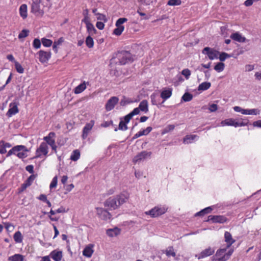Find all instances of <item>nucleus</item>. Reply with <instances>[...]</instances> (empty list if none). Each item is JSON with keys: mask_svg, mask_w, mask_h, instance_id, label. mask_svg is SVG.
I'll use <instances>...</instances> for the list:
<instances>
[{"mask_svg": "<svg viewBox=\"0 0 261 261\" xmlns=\"http://www.w3.org/2000/svg\"><path fill=\"white\" fill-rule=\"evenodd\" d=\"M128 199V196L121 194L116 197H111L106 200L104 203L105 207H109L110 210H115L120 205L125 203Z\"/></svg>", "mask_w": 261, "mask_h": 261, "instance_id": "1", "label": "nucleus"}, {"mask_svg": "<svg viewBox=\"0 0 261 261\" xmlns=\"http://www.w3.org/2000/svg\"><path fill=\"white\" fill-rule=\"evenodd\" d=\"M29 150L25 146L22 145H17L13 147L8 151L7 156H9L12 154H14L19 159H23L27 157V152Z\"/></svg>", "mask_w": 261, "mask_h": 261, "instance_id": "2", "label": "nucleus"}, {"mask_svg": "<svg viewBox=\"0 0 261 261\" xmlns=\"http://www.w3.org/2000/svg\"><path fill=\"white\" fill-rule=\"evenodd\" d=\"M227 248L218 249L215 255L212 257V261H226L233 252V249H230L227 252H226Z\"/></svg>", "mask_w": 261, "mask_h": 261, "instance_id": "3", "label": "nucleus"}, {"mask_svg": "<svg viewBox=\"0 0 261 261\" xmlns=\"http://www.w3.org/2000/svg\"><path fill=\"white\" fill-rule=\"evenodd\" d=\"M167 207L164 205H158L148 211L144 212V214L150 215L151 218H155L164 214L167 211Z\"/></svg>", "mask_w": 261, "mask_h": 261, "instance_id": "4", "label": "nucleus"}, {"mask_svg": "<svg viewBox=\"0 0 261 261\" xmlns=\"http://www.w3.org/2000/svg\"><path fill=\"white\" fill-rule=\"evenodd\" d=\"M119 65H124L133 61L131 54L126 51H122L117 54Z\"/></svg>", "mask_w": 261, "mask_h": 261, "instance_id": "5", "label": "nucleus"}, {"mask_svg": "<svg viewBox=\"0 0 261 261\" xmlns=\"http://www.w3.org/2000/svg\"><path fill=\"white\" fill-rule=\"evenodd\" d=\"M48 152V147L45 142H42L36 150V155L34 158H41L42 155L46 156Z\"/></svg>", "mask_w": 261, "mask_h": 261, "instance_id": "6", "label": "nucleus"}, {"mask_svg": "<svg viewBox=\"0 0 261 261\" xmlns=\"http://www.w3.org/2000/svg\"><path fill=\"white\" fill-rule=\"evenodd\" d=\"M127 21L126 18H120L116 22V28L114 30L113 33L117 35H120L124 31V27L122 24Z\"/></svg>", "mask_w": 261, "mask_h": 261, "instance_id": "7", "label": "nucleus"}, {"mask_svg": "<svg viewBox=\"0 0 261 261\" xmlns=\"http://www.w3.org/2000/svg\"><path fill=\"white\" fill-rule=\"evenodd\" d=\"M233 110L235 112H240L244 115H256L259 114V110L257 109H244L239 106H235L233 107Z\"/></svg>", "mask_w": 261, "mask_h": 261, "instance_id": "8", "label": "nucleus"}, {"mask_svg": "<svg viewBox=\"0 0 261 261\" xmlns=\"http://www.w3.org/2000/svg\"><path fill=\"white\" fill-rule=\"evenodd\" d=\"M41 0H32L31 12L37 16H42L44 12L40 9Z\"/></svg>", "mask_w": 261, "mask_h": 261, "instance_id": "9", "label": "nucleus"}, {"mask_svg": "<svg viewBox=\"0 0 261 261\" xmlns=\"http://www.w3.org/2000/svg\"><path fill=\"white\" fill-rule=\"evenodd\" d=\"M202 54L206 55L209 59L213 60L218 58L219 53L214 49L208 47H205L202 51Z\"/></svg>", "mask_w": 261, "mask_h": 261, "instance_id": "10", "label": "nucleus"}, {"mask_svg": "<svg viewBox=\"0 0 261 261\" xmlns=\"http://www.w3.org/2000/svg\"><path fill=\"white\" fill-rule=\"evenodd\" d=\"M151 154V152L143 151L137 154L133 159V162L135 163L140 162L144 160L149 158Z\"/></svg>", "mask_w": 261, "mask_h": 261, "instance_id": "11", "label": "nucleus"}, {"mask_svg": "<svg viewBox=\"0 0 261 261\" xmlns=\"http://www.w3.org/2000/svg\"><path fill=\"white\" fill-rule=\"evenodd\" d=\"M96 214L99 218L103 220H107L111 218L110 214L106 210L101 207H96Z\"/></svg>", "mask_w": 261, "mask_h": 261, "instance_id": "12", "label": "nucleus"}, {"mask_svg": "<svg viewBox=\"0 0 261 261\" xmlns=\"http://www.w3.org/2000/svg\"><path fill=\"white\" fill-rule=\"evenodd\" d=\"M211 221L212 223H223L227 221V218L224 216H221V215H216V216H213V215H210L208 217L207 220L206 221Z\"/></svg>", "mask_w": 261, "mask_h": 261, "instance_id": "13", "label": "nucleus"}, {"mask_svg": "<svg viewBox=\"0 0 261 261\" xmlns=\"http://www.w3.org/2000/svg\"><path fill=\"white\" fill-rule=\"evenodd\" d=\"M18 103L16 102H13L9 104L10 108L6 113L7 117H11L18 113Z\"/></svg>", "mask_w": 261, "mask_h": 261, "instance_id": "14", "label": "nucleus"}, {"mask_svg": "<svg viewBox=\"0 0 261 261\" xmlns=\"http://www.w3.org/2000/svg\"><path fill=\"white\" fill-rule=\"evenodd\" d=\"M37 54L39 56V60L42 63H46L51 57V53L50 51H45L40 50Z\"/></svg>", "mask_w": 261, "mask_h": 261, "instance_id": "15", "label": "nucleus"}, {"mask_svg": "<svg viewBox=\"0 0 261 261\" xmlns=\"http://www.w3.org/2000/svg\"><path fill=\"white\" fill-rule=\"evenodd\" d=\"M215 252V249L212 247H208L202 251L199 254L196 255V257L198 259L203 258L212 255Z\"/></svg>", "mask_w": 261, "mask_h": 261, "instance_id": "16", "label": "nucleus"}, {"mask_svg": "<svg viewBox=\"0 0 261 261\" xmlns=\"http://www.w3.org/2000/svg\"><path fill=\"white\" fill-rule=\"evenodd\" d=\"M94 124V121L91 120L89 123H86L83 129L82 138L85 139L88 137L89 132L92 129Z\"/></svg>", "mask_w": 261, "mask_h": 261, "instance_id": "17", "label": "nucleus"}, {"mask_svg": "<svg viewBox=\"0 0 261 261\" xmlns=\"http://www.w3.org/2000/svg\"><path fill=\"white\" fill-rule=\"evenodd\" d=\"M118 98L117 97H112L108 100L106 105V109L107 111L112 110L115 107V106L118 102Z\"/></svg>", "mask_w": 261, "mask_h": 261, "instance_id": "18", "label": "nucleus"}, {"mask_svg": "<svg viewBox=\"0 0 261 261\" xmlns=\"http://www.w3.org/2000/svg\"><path fill=\"white\" fill-rule=\"evenodd\" d=\"M62 256V252L61 251L54 250L50 253L48 256L55 261H61Z\"/></svg>", "mask_w": 261, "mask_h": 261, "instance_id": "19", "label": "nucleus"}, {"mask_svg": "<svg viewBox=\"0 0 261 261\" xmlns=\"http://www.w3.org/2000/svg\"><path fill=\"white\" fill-rule=\"evenodd\" d=\"M230 38L232 40L240 43L245 42L246 39L245 37L243 36L239 32H236L232 33L230 36Z\"/></svg>", "mask_w": 261, "mask_h": 261, "instance_id": "20", "label": "nucleus"}, {"mask_svg": "<svg viewBox=\"0 0 261 261\" xmlns=\"http://www.w3.org/2000/svg\"><path fill=\"white\" fill-rule=\"evenodd\" d=\"M172 93V90L171 88H165L164 89L161 93V97L163 99L164 102L167 99L169 98Z\"/></svg>", "mask_w": 261, "mask_h": 261, "instance_id": "21", "label": "nucleus"}, {"mask_svg": "<svg viewBox=\"0 0 261 261\" xmlns=\"http://www.w3.org/2000/svg\"><path fill=\"white\" fill-rule=\"evenodd\" d=\"M134 109H137L138 110V114H139L140 111L147 113L148 111V102L146 100H142L139 104V107L138 108H136Z\"/></svg>", "mask_w": 261, "mask_h": 261, "instance_id": "22", "label": "nucleus"}, {"mask_svg": "<svg viewBox=\"0 0 261 261\" xmlns=\"http://www.w3.org/2000/svg\"><path fill=\"white\" fill-rule=\"evenodd\" d=\"M224 239L227 244V248H229L235 242V240L232 238L230 233L228 231H226L224 233Z\"/></svg>", "mask_w": 261, "mask_h": 261, "instance_id": "23", "label": "nucleus"}, {"mask_svg": "<svg viewBox=\"0 0 261 261\" xmlns=\"http://www.w3.org/2000/svg\"><path fill=\"white\" fill-rule=\"evenodd\" d=\"M55 137V133L54 132H50L47 136L43 138V140L46 141L45 143L47 145H54V143H55V140L54 139Z\"/></svg>", "mask_w": 261, "mask_h": 261, "instance_id": "24", "label": "nucleus"}, {"mask_svg": "<svg viewBox=\"0 0 261 261\" xmlns=\"http://www.w3.org/2000/svg\"><path fill=\"white\" fill-rule=\"evenodd\" d=\"M221 125L222 126H233L236 127H237L238 124L237 122L235 121V120L232 118L226 119L224 120H223L221 122Z\"/></svg>", "mask_w": 261, "mask_h": 261, "instance_id": "25", "label": "nucleus"}, {"mask_svg": "<svg viewBox=\"0 0 261 261\" xmlns=\"http://www.w3.org/2000/svg\"><path fill=\"white\" fill-rule=\"evenodd\" d=\"M120 233V229L118 227L110 228L107 230L106 233L110 237H114Z\"/></svg>", "mask_w": 261, "mask_h": 261, "instance_id": "26", "label": "nucleus"}, {"mask_svg": "<svg viewBox=\"0 0 261 261\" xmlns=\"http://www.w3.org/2000/svg\"><path fill=\"white\" fill-rule=\"evenodd\" d=\"M93 246H87L83 251V254L87 257H91L93 253Z\"/></svg>", "mask_w": 261, "mask_h": 261, "instance_id": "27", "label": "nucleus"}, {"mask_svg": "<svg viewBox=\"0 0 261 261\" xmlns=\"http://www.w3.org/2000/svg\"><path fill=\"white\" fill-rule=\"evenodd\" d=\"M198 136L195 135H187L184 138L183 142L185 144L192 143L195 139H198Z\"/></svg>", "mask_w": 261, "mask_h": 261, "instance_id": "28", "label": "nucleus"}, {"mask_svg": "<svg viewBox=\"0 0 261 261\" xmlns=\"http://www.w3.org/2000/svg\"><path fill=\"white\" fill-rule=\"evenodd\" d=\"M86 88V84L85 82H84L83 83L80 84L77 87H76L74 89V92L75 94H79L82 93L84 91Z\"/></svg>", "mask_w": 261, "mask_h": 261, "instance_id": "29", "label": "nucleus"}, {"mask_svg": "<svg viewBox=\"0 0 261 261\" xmlns=\"http://www.w3.org/2000/svg\"><path fill=\"white\" fill-rule=\"evenodd\" d=\"M19 13L20 16L23 18L27 17V6L25 4H22L19 8Z\"/></svg>", "mask_w": 261, "mask_h": 261, "instance_id": "30", "label": "nucleus"}, {"mask_svg": "<svg viewBox=\"0 0 261 261\" xmlns=\"http://www.w3.org/2000/svg\"><path fill=\"white\" fill-rule=\"evenodd\" d=\"M138 110L137 109H134L133 111L124 117V122L126 123H128L134 116L138 114Z\"/></svg>", "mask_w": 261, "mask_h": 261, "instance_id": "31", "label": "nucleus"}, {"mask_svg": "<svg viewBox=\"0 0 261 261\" xmlns=\"http://www.w3.org/2000/svg\"><path fill=\"white\" fill-rule=\"evenodd\" d=\"M86 25L87 29L89 35H93L96 32V30L95 29L94 25L90 22L85 23Z\"/></svg>", "mask_w": 261, "mask_h": 261, "instance_id": "32", "label": "nucleus"}, {"mask_svg": "<svg viewBox=\"0 0 261 261\" xmlns=\"http://www.w3.org/2000/svg\"><path fill=\"white\" fill-rule=\"evenodd\" d=\"M80 151L78 149H75L71 153L70 160L73 161H76L80 159Z\"/></svg>", "mask_w": 261, "mask_h": 261, "instance_id": "33", "label": "nucleus"}, {"mask_svg": "<svg viewBox=\"0 0 261 261\" xmlns=\"http://www.w3.org/2000/svg\"><path fill=\"white\" fill-rule=\"evenodd\" d=\"M211 86V84L210 82H203L200 84L198 87V90L204 91L208 89Z\"/></svg>", "mask_w": 261, "mask_h": 261, "instance_id": "34", "label": "nucleus"}, {"mask_svg": "<svg viewBox=\"0 0 261 261\" xmlns=\"http://www.w3.org/2000/svg\"><path fill=\"white\" fill-rule=\"evenodd\" d=\"M8 259L11 261H23V257L22 255L15 254L14 255L10 256Z\"/></svg>", "mask_w": 261, "mask_h": 261, "instance_id": "35", "label": "nucleus"}, {"mask_svg": "<svg viewBox=\"0 0 261 261\" xmlns=\"http://www.w3.org/2000/svg\"><path fill=\"white\" fill-rule=\"evenodd\" d=\"M165 254L168 257L170 256L175 257L176 256V253L174 252L172 246H170L166 249L165 250Z\"/></svg>", "mask_w": 261, "mask_h": 261, "instance_id": "36", "label": "nucleus"}, {"mask_svg": "<svg viewBox=\"0 0 261 261\" xmlns=\"http://www.w3.org/2000/svg\"><path fill=\"white\" fill-rule=\"evenodd\" d=\"M86 44L89 48H92L94 45V41L90 35H89L86 39Z\"/></svg>", "mask_w": 261, "mask_h": 261, "instance_id": "37", "label": "nucleus"}, {"mask_svg": "<svg viewBox=\"0 0 261 261\" xmlns=\"http://www.w3.org/2000/svg\"><path fill=\"white\" fill-rule=\"evenodd\" d=\"M14 239L16 243H21L22 241V237L20 231L16 232L14 234Z\"/></svg>", "mask_w": 261, "mask_h": 261, "instance_id": "38", "label": "nucleus"}, {"mask_svg": "<svg viewBox=\"0 0 261 261\" xmlns=\"http://www.w3.org/2000/svg\"><path fill=\"white\" fill-rule=\"evenodd\" d=\"M193 98V95L190 93H185L181 97V99L185 102L191 101Z\"/></svg>", "mask_w": 261, "mask_h": 261, "instance_id": "39", "label": "nucleus"}, {"mask_svg": "<svg viewBox=\"0 0 261 261\" xmlns=\"http://www.w3.org/2000/svg\"><path fill=\"white\" fill-rule=\"evenodd\" d=\"M225 65L222 62L217 63L214 67V69L218 72L222 71L224 69Z\"/></svg>", "mask_w": 261, "mask_h": 261, "instance_id": "40", "label": "nucleus"}, {"mask_svg": "<svg viewBox=\"0 0 261 261\" xmlns=\"http://www.w3.org/2000/svg\"><path fill=\"white\" fill-rule=\"evenodd\" d=\"M175 128V126L173 124H169L166 126L162 130V134H166L169 132L173 130Z\"/></svg>", "mask_w": 261, "mask_h": 261, "instance_id": "41", "label": "nucleus"}, {"mask_svg": "<svg viewBox=\"0 0 261 261\" xmlns=\"http://www.w3.org/2000/svg\"><path fill=\"white\" fill-rule=\"evenodd\" d=\"M41 41L43 45L45 47H49L53 43V41L51 40L44 38H42Z\"/></svg>", "mask_w": 261, "mask_h": 261, "instance_id": "42", "label": "nucleus"}, {"mask_svg": "<svg viewBox=\"0 0 261 261\" xmlns=\"http://www.w3.org/2000/svg\"><path fill=\"white\" fill-rule=\"evenodd\" d=\"M88 9H85L83 11V15L84 16V19L82 20V22H84L85 23H88L90 22L89 17L88 16Z\"/></svg>", "mask_w": 261, "mask_h": 261, "instance_id": "43", "label": "nucleus"}, {"mask_svg": "<svg viewBox=\"0 0 261 261\" xmlns=\"http://www.w3.org/2000/svg\"><path fill=\"white\" fill-rule=\"evenodd\" d=\"M15 67L16 71L19 73H22L24 72V69L22 66L17 62L15 61Z\"/></svg>", "mask_w": 261, "mask_h": 261, "instance_id": "44", "label": "nucleus"}, {"mask_svg": "<svg viewBox=\"0 0 261 261\" xmlns=\"http://www.w3.org/2000/svg\"><path fill=\"white\" fill-rule=\"evenodd\" d=\"M181 3V0H169L168 2L167 5L169 6H178Z\"/></svg>", "mask_w": 261, "mask_h": 261, "instance_id": "45", "label": "nucleus"}, {"mask_svg": "<svg viewBox=\"0 0 261 261\" xmlns=\"http://www.w3.org/2000/svg\"><path fill=\"white\" fill-rule=\"evenodd\" d=\"M181 74L185 77L186 80H188L191 75V71L189 69H184L182 70Z\"/></svg>", "mask_w": 261, "mask_h": 261, "instance_id": "46", "label": "nucleus"}, {"mask_svg": "<svg viewBox=\"0 0 261 261\" xmlns=\"http://www.w3.org/2000/svg\"><path fill=\"white\" fill-rule=\"evenodd\" d=\"M36 178V176L34 174L31 175L25 181V183L26 185H28V186H30L34 179Z\"/></svg>", "mask_w": 261, "mask_h": 261, "instance_id": "47", "label": "nucleus"}, {"mask_svg": "<svg viewBox=\"0 0 261 261\" xmlns=\"http://www.w3.org/2000/svg\"><path fill=\"white\" fill-rule=\"evenodd\" d=\"M126 123L124 122L123 120H121L119 124V129L122 130H126L127 129Z\"/></svg>", "mask_w": 261, "mask_h": 261, "instance_id": "48", "label": "nucleus"}, {"mask_svg": "<svg viewBox=\"0 0 261 261\" xmlns=\"http://www.w3.org/2000/svg\"><path fill=\"white\" fill-rule=\"evenodd\" d=\"M158 95L155 93H153L150 95V99L151 103L153 105H158V100H156V97Z\"/></svg>", "mask_w": 261, "mask_h": 261, "instance_id": "49", "label": "nucleus"}, {"mask_svg": "<svg viewBox=\"0 0 261 261\" xmlns=\"http://www.w3.org/2000/svg\"><path fill=\"white\" fill-rule=\"evenodd\" d=\"M29 31L27 30H23L19 34L18 38L22 39L28 36Z\"/></svg>", "mask_w": 261, "mask_h": 261, "instance_id": "50", "label": "nucleus"}, {"mask_svg": "<svg viewBox=\"0 0 261 261\" xmlns=\"http://www.w3.org/2000/svg\"><path fill=\"white\" fill-rule=\"evenodd\" d=\"M33 45L35 48H39L41 46V42L40 40L37 38L35 39L33 41Z\"/></svg>", "mask_w": 261, "mask_h": 261, "instance_id": "51", "label": "nucleus"}, {"mask_svg": "<svg viewBox=\"0 0 261 261\" xmlns=\"http://www.w3.org/2000/svg\"><path fill=\"white\" fill-rule=\"evenodd\" d=\"M57 182H58V178H57V176H56L53 178V179L51 180V182L49 186L50 188L53 189V188L56 187V186L57 185Z\"/></svg>", "mask_w": 261, "mask_h": 261, "instance_id": "52", "label": "nucleus"}, {"mask_svg": "<svg viewBox=\"0 0 261 261\" xmlns=\"http://www.w3.org/2000/svg\"><path fill=\"white\" fill-rule=\"evenodd\" d=\"M230 57V56L227 53H222L220 54L219 58L221 61H224L226 59Z\"/></svg>", "mask_w": 261, "mask_h": 261, "instance_id": "53", "label": "nucleus"}, {"mask_svg": "<svg viewBox=\"0 0 261 261\" xmlns=\"http://www.w3.org/2000/svg\"><path fill=\"white\" fill-rule=\"evenodd\" d=\"M218 109V106L216 104L212 103L209 105L208 110L211 112H215Z\"/></svg>", "mask_w": 261, "mask_h": 261, "instance_id": "54", "label": "nucleus"}, {"mask_svg": "<svg viewBox=\"0 0 261 261\" xmlns=\"http://www.w3.org/2000/svg\"><path fill=\"white\" fill-rule=\"evenodd\" d=\"M95 15L97 16V19L98 20H104V21L107 20L106 16L102 14L97 13H95Z\"/></svg>", "mask_w": 261, "mask_h": 261, "instance_id": "55", "label": "nucleus"}, {"mask_svg": "<svg viewBox=\"0 0 261 261\" xmlns=\"http://www.w3.org/2000/svg\"><path fill=\"white\" fill-rule=\"evenodd\" d=\"M152 128L151 127L148 126L146 129L141 130V132L143 135H147L152 130Z\"/></svg>", "mask_w": 261, "mask_h": 261, "instance_id": "56", "label": "nucleus"}, {"mask_svg": "<svg viewBox=\"0 0 261 261\" xmlns=\"http://www.w3.org/2000/svg\"><path fill=\"white\" fill-rule=\"evenodd\" d=\"M7 152L6 149H5L3 141L0 142V153L4 154Z\"/></svg>", "mask_w": 261, "mask_h": 261, "instance_id": "57", "label": "nucleus"}, {"mask_svg": "<svg viewBox=\"0 0 261 261\" xmlns=\"http://www.w3.org/2000/svg\"><path fill=\"white\" fill-rule=\"evenodd\" d=\"M206 214H208V213H207V211L205 210V208H204V209L202 210L201 211H200V212L196 213L195 216H203L204 215H205Z\"/></svg>", "mask_w": 261, "mask_h": 261, "instance_id": "58", "label": "nucleus"}, {"mask_svg": "<svg viewBox=\"0 0 261 261\" xmlns=\"http://www.w3.org/2000/svg\"><path fill=\"white\" fill-rule=\"evenodd\" d=\"M137 13H138L140 16H143L144 17L142 18V19H149V17H147L146 15V14L141 12L140 8H139L138 10L137 11Z\"/></svg>", "mask_w": 261, "mask_h": 261, "instance_id": "59", "label": "nucleus"}, {"mask_svg": "<svg viewBox=\"0 0 261 261\" xmlns=\"http://www.w3.org/2000/svg\"><path fill=\"white\" fill-rule=\"evenodd\" d=\"M25 169L30 173L33 174L34 172V166L32 165H28L25 167Z\"/></svg>", "mask_w": 261, "mask_h": 261, "instance_id": "60", "label": "nucleus"}, {"mask_svg": "<svg viewBox=\"0 0 261 261\" xmlns=\"http://www.w3.org/2000/svg\"><path fill=\"white\" fill-rule=\"evenodd\" d=\"M113 124L112 121H105L102 123L101 124V126L103 127H107L110 126L111 124Z\"/></svg>", "mask_w": 261, "mask_h": 261, "instance_id": "61", "label": "nucleus"}, {"mask_svg": "<svg viewBox=\"0 0 261 261\" xmlns=\"http://www.w3.org/2000/svg\"><path fill=\"white\" fill-rule=\"evenodd\" d=\"M96 26L98 29L102 30L104 28L105 24L102 22L98 21L96 24Z\"/></svg>", "mask_w": 261, "mask_h": 261, "instance_id": "62", "label": "nucleus"}, {"mask_svg": "<svg viewBox=\"0 0 261 261\" xmlns=\"http://www.w3.org/2000/svg\"><path fill=\"white\" fill-rule=\"evenodd\" d=\"M38 199L45 202L47 200V197L44 194H41L39 197H38Z\"/></svg>", "mask_w": 261, "mask_h": 261, "instance_id": "63", "label": "nucleus"}, {"mask_svg": "<svg viewBox=\"0 0 261 261\" xmlns=\"http://www.w3.org/2000/svg\"><path fill=\"white\" fill-rule=\"evenodd\" d=\"M74 187L73 184H71L66 186L65 190L67 192H69L72 190V189Z\"/></svg>", "mask_w": 261, "mask_h": 261, "instance_id": "64", "label": "nucleus"}]
</instances>
